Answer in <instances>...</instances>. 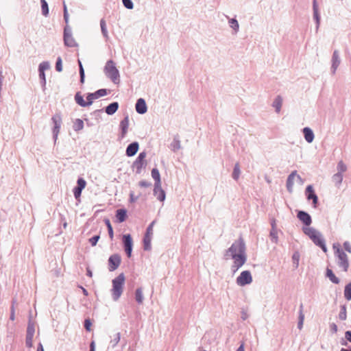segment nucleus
Segmentation results:
<instances>
[{"instance_id":"9","label":"nucleus","mask_w":351,"mask_h":351,"mask_svg":"<svg viewBox=\"0 0 351 351\" xmlns=\"http://www.w3.org/2000/svg\"><path fill=\"white\" fill-rule=\"evenodd\" d=\"M51 120L54 124L53 128L52 130V132H53V138L54 139V141L56 142L58 138V134L60 132V129L61 123H62V119H61L60 115L55 114L52 117Z\"/></svg>"},{"instance_id":"32","label":"nucleus","mask_w":351,"mask_h":351,"mask_svg":"<svg viewBox=\"0 0 351 351\" xmlns=\"http://www.w3.org/2000/svg\"><path fill=\"white\" fill-rule=\"evenodd\" d=\"M241 175V170H240V166L239 162H237L234 165L233 171L232 173V177L234 180H238Z\"/></svg>"},{"instance_id":"50","label":"nucleus","mask_w":351,"mask_h":351,"mask_svg":"<svg viewBox=\"0 0 351 351\" xmlns=\"http://www.w3.org/2000/svg\"><path fill=\"white\" fill-rule=\"evenodd\" d=\"M86 182L82 178H79L77 180L76 187L83 190L86 187Z\"/></svg>"},{"instance_id":"45","label":"nucleus","mask_w":351,"mask_h":351,"mask_svg":"<svg viewBox=\"0 0 351 351\" xmlns=\"http://www.w3.org/2000/svg\"><path fill=\"white\" fill-rule=\"evenodd\" d=\"M121 339V334L120 332H117L114 337L113 339L110 341V344L112 345V348H114L118 343L119 342Z\"/></svg>"},{"instance_id":"36","label":"nucleus","mask_w":351,"mask_h":351,"mask_svg":"<svg viewBox=\"0 0 351 351\" xmlns=\"http://www.w3.org/2000/svg\"><path fill=\"white\" fill-rule=\"evenodd\" d=\"M100 27H101V31L102 33V35L104 38L106 39L108 38V33L106 27V23L104 19H101L100 21Z\"/></svg>"},{"instance_id":"62","label":"nucleus","mask_w":351,"mask_h":351,"mask_svg":"<svg viewBox=\"0 0 351 351\" xmlns=\"http://www.w3.org/2000/svg\"><path fill=\"white\" fill-rule=\"evenodd\" d=\"M140 195L135 196L133 191L130 193V202H135L137 201Z\"/></svg>"},{"instance_id":"55","label":"nucleus","mask_w":351,"mask_h":351,"mask_svg":"<svg viewBox=\"0 0 351 351\" xmlns=\"http://www.w3.org/2000/svg\"><path fill=\"white\" fill-rule=\"evenodd\" d=\"M92 322L90 319H86L84 320V326L86 331L90 332L91 330Z\"/></svg>"},{"instance_id":"33","label":"nucleus","mask_w":351,"mask_h":351,"mask_svg":"<svg viewBox=\"0 0 351 351\" xmlns=\"http://www.w3.org/2000/svg\"><path fill=\"white\" fill-rule=\"evenodd\" d=\"M34 332H35L34 324L32 322L31 317H29V321H28L26 335L34 336Z\"/></svg>"},{"instance_id":"5","label":"nucleus","mask_w":351,"mask_h":351,"mask_svg":"<svg viewBox=\"0 0 351 351\" xmlns=\"http://www.w3.org/2000/svg\"><path fill=\"white\" fill-rule=\"evenodd\" d=\"M64 45L69 47H73L77 46V43L72 36L71 28L69 25H66L64 28Z\"/></svg>"},{"instance_id":"60","label":"nucleus","mask_w":351,"mask_h":351,"mask_svg":"<svg viewBox=\"0 0 351 351\" xmlns=\"http://www.w3.org/2000/svg\"><path fill=\"white\" fill-rule=\"evenodd\" d=\"M330 330L332 333H337L338 331L337 326L335 323H330L329 325Z\"/></svg>"},{"instance_id":"22","label":"nucleus","mask_w":351,"mask_h":351,"mask_svg":"<svg viewBox=\"0 0 351 351\" xmlns=\"http://www.w3.org/2000/svg\"><path fill=\"white\" fill-rule=\"evenodd\" d=\"M75 101L81 107H86L90 106V101L87 99L85 101L80 92H77L75 95Z\"/></svg>"},{"instance_id":"37","label":"nucleus","mask_w":351,"mask_h":351,"mask_svg":"<svg viewBox=\"0 0 351 351\" xmlns=\"http://www.w3.org/2000/svg\"><path fill=\"white\" fill-rule=\"evenodd\" d=\"M42 14L45 16L49 15V6L46 0H40Z\"/></svg>"},{"instance_id":"17","label":"nucleus","mask_w":351,"mask_h":351,"mask_svg":"<svg viewBox=\"0 0 351 351\" xmlns=\"http://www.w3.org/2000/svg\"><path fill=\"white\" fill-rule=\"evenodd\" d=\"M295 177H297L298 179H299L300 180H302L301 177L297 174V171H293V172H291L288 176V178L287 179L286 186H287V191L290 193H291L293 191V184H294V178Z\"/></svg>"},{"instance_id":"38","label":"nucleus","mask_w":351,"mask_h":351,"mask_svg":"<svg viewBox=\"0 0 351 351\" xmlns=\"http://www.w3.org/2000/svg\"><path fill=\"white\" fill-rule=\"evenodd\" d=\"M313 19L316 23V31L319 29L320 25V15L319 12V9L313 10Z\"/></svg>"},{"instance_id":"41","label":"nucleus","mask_w":351,"mask_h":351,"mask_svg":"<svg viewBox=\"0 0 351 351\" xmlns=\"http://www.w3.org/2000/svg\"><path fill=\"white\" fill-rule=\"evenodd\" d=\"M78 65H79V73H80V82L83 84L84 82L85 79V73L84 69L82 66V62L78 60Z\"/></svg>"},{"instance_id":"6","label":"nucleus","mask_w":351,"mask_h":351,"mask_svg":"<svg viewBox=\"0 0 351 351\" xmlns=\"http://www.w3.org/2000/svg\"><path fill=\"white\" fill-rule=\"evenodd\" d=\"M122 241L125 254L128 258H130L132 256L133 247V241L132 236L130 234H123L122 237Z\"/></svg>"},{"instance_id":"23","label":"nucleus","mask_w":351,"mask_h":351,"mask_svg":"<svg viewBox=\"0 0 351 351\" xmlns=\"http://www.w3.org/2000/svg\"><path fill=\"white\" fill-rule=\"evenodd\" d=\"M119 106L117 101L112 102L105 108V112L108 115H112L117 111Z\"/></svg>"},{"instance_id":"15","label":"nucleus","mask_w":351,"mask_h":351,"mask_svg":"<svg viewBox=\"0 0 351 351\" xmlns=\"http://www.w3.org/2000/svg\"><path fill=\"white\" fill-rule=\"evenodd\" d=\"M129 126V116L125 114V117L121 121L119 127L121 129L120 138H123L128 133Z\"/></svg>"},{"instance_id":"31","label":"nucleus","mask_w":351,"mask_h":351,"mask_svg":"<svg viewBox=\"0 0 351 351\" xmlns=\"http://www.w3.org/2000/svg\"><path fill=\"white\" fill-rule=\"evenodd\" d=\"M170 147L171 150L174 152H176V151L181 148L180 141L179 140L178 137H174L173 142L170 145Z\"/></svg>"},{"instance_id":"57","label":"nucleus","mask_w":351,"mask_h":351,"mask_svg":"<svg viewBox=\"0 0 351 351\" xmlns=\"http://www.w3.org/2000/svg\"><path fill=\"white\" fill-rule=\"evenodd\" d=\"M82 191V189H78L76 186L74 187V189L73 190V195H74L75 199H77V198H79L81 196Z\"/></svg>"},{"instance_id":"11","label":"nucleus","mask_w":351,"mask_h":351,"mask_svg":"<svg viewBox=\"0 0 351 351\" xmlns=\"http://www.w3.org/2000/svg\"><path fill=\"white\" fill-rule=\"evenodd\" d=\"M305 195L308 200H312L313 207L317 208L318 204V197L315 193L312 185H308L306 186L305 189Z\"/></svg>"},{"instance_id":"44","label":"nucleus","mask_w":351,"mask_h":351,"mask_svg":"<svg viewBox=\"0 0 351 351\" xmlns=\"http://www.w3.org/2000/svg\"><path fill=\"white\" fill-rule=\"evenodd\" d=\"M269 235L271 237V241L274 243H277L278 241L277 228L276 229H271Z\"/></svg>"},{"instance_id":"49","label":"nucleus","mask_w":351,"mask_h":351,"mask_svg":"<svg viewBox=\"0 0 351 351\" xmlns=\"http://www.w3.org/2000/svg\"><path fill=\"white\" fill-rule=\"evenodd\" d=\"M300 254L298 252H295L292 256L293 262L295 268L299 265Z\"/></svg>"},{"instance_id":"18","label":"nucleus","mask_w":351,"mask_h":351,"mask_svg":"<svg viewBox=\"0 0 351 351\" xmlns=\"http://www.w3.org/2000/svg\"><path fill=\"white\" fill-rule=\"evenodd\" d=\"M139 149V144L138 142L134 141L129 144L125 150V154L128 157L134 156Z\"/></svg>"},{"instance_id":"63","label":"nucleus","mask_w":351,"mask_h":351,"mask_svg":"<svg viewBox=\"0 0 351 351\" xmlns=\"http://www.w3.org/2000/svg\"><path fill=\"white\" fill-rule=\"evenodd\" d=\"M146 156H147V153L144 151V152H141L136 158L139 159V160L145 161V158Z\"/></svg>"},{"instance_id":"24","label":"nucleus","mask_w":351,"mask_h":351,"mask_svg":"<svg viewBox=\"0 0 351 351\" xmlns=\"http://www.w3.org/2000/svg\"><path fill=\"white\" fill-rule=\"evenodd\" d=\"M116 218L119 223L125 221L127 219V210L124 208L117 209L116 210Z\"/></svg>"},{"instance_id":"2","label":"nucleus","mask_w":351,"mask_h":351,"mask_svg":"<svg viewBox=\"0 0 351 351\" xmlns=\"http://www.w3.org/2000/svg\"><path fill=\"white\" fill-rule=\"evenodd\" d=\"M125 277L123 273H121L112 280V288L110 290L112 298L117 301L121 296L123 291Z\"/></svg>"},{"instance_id":"39","label":"nucleus","mask_w":351,"mask_h":351,"mask_svg":"<svg viewBox=\"0 0 351 351\" xmlns=\"http://www.w3.org/2000/svg\"><path fill=\"white\" fill-rule=\"evenodd\" d=\"M344 297L347 300H351V282L345 286Z\"/></svg>"},{"instance_id":"14","label":"nucleus","mask_w":351,"mask_h":351,"mask_svg":"<svg viewBox=\"0 0 351 351\" xmlns=\"http://www.w3.org/2000/svg\"><path fill=\"white\" fill-rule=\"evenodd\" d=\"M311 241L313 242V243L319 247L323 252H327V247L326 245L325 239H324L322 234L319 232L317 235L316 234L315 236V238H312Z\"/></svg>"},{"instance_id":"10","label":"nucleus","mask_w":351,"mask_h":351,"mask_svg":"<svg viewBox=\"0 0 351 351\" xmlns=\"http://www.w3.org/2000/svg\"><path fill=\"white\" fill-rule=\"evenodd\" d=\"M341 62L339 52L338 50H335L333 51L332 58H331V67H330V72L332 75H335L336 73V71L340 65Z\"/></svg>"},{"instance_id":"61","label":"nucleus","mask_w":351,"mask_h":351,"mask_svg":"<svg viewBox=\"0 0 351 351\" xmlns=\"http://www.w3.org/2000/svg\"><path fill=\"white\" fill-rule=\"evenodd\" d=\"M343 248L344 250L349 252V253H351V245L350 243V242L348 241H345L343 244Z\"/></svg>"},{"instance_id":"20","label":"nucleus","mask_w":351,"mask_h":351,"mask_svg":"<svg viewBox=\"0 0 351 351\" xmlns=\"http://www.w3.org/2000/svg\"><path fill=\"white\" fill-rule=\"evenodd\" d=\"M147 165L146 161L139 160L136 158L132 163V168L135 169L136 173L140 174L143 168H145Z\"/></svg>"},{"instance_id":"29","label":"nucleus","mask_w":351,"mask_h":351,"mask_svg":"<svg viewBox=\"0 0 351 351\" xmlns=\"http://www.w3.org/2000/svg\"><path fill=\"white\" fill-rule=\"evenodd\" d=\"M152 236L145 234L143 237V250L145 251H149L152 249L151 246Z\"/></svg>"},{"instance_id":"47","label":"nucleus","mask_w":351,"mask_h":351,"mask_svg":"<svg viewBox=\"0 0 351 351\" xmlns=\"http://www.w3.org/2000/svg\"><path fill=\"white\" fill-rule=\"evenodd\" d=\"M337 172H341L343 174V172L346 171L347 167L342 160H340L337 164Z\"/></svg>"},{"instance_id":"26","label":"nucleus","mask_w":351,"mask_h":351,"mask_svg":"<svg viewBox=\"0 0 351 351\" xmlns=\"http://www.w3.org/2000/svg\"><path fill=\"white\" fill-rule=\"evenodd\" d=\"M282 105V97L280 95H278L272 103V106L275 108V111L279 113L281 110Z\"/></svg>"},{"instance_id":"43","label":"nucleus","mask_w":351,"mask_h":351,"mask_svg":"<svg viewBox=\"0 0 351 351\" xmlns=\"http://www.w3.org/2000/svg\"><path fill=\"white\" fill-rule=\"evenodd\" d=\"M105 221V223L107 226V228H108V234H109V237L111 239H113V237H114V232H113V228H112V226L110 223V221L109 219H106L104 220Z\"/></svg>"},{"instance_id":"27","label":"nucleus","mask_w":351,"mask_h":351,"mask_svg":"<svg viewBox=\"0 0 351 351\" xmlns=\"http://www.w3.org/2000/svg\"><path fill=\"white\" fill-rule=\"evenodd\" d=\"M326 276L329 278V280L334 284H339L340 282V280L339 278H337L335 274L333 273L332 270L327 268L326 271Z\"/></svg>"},{"instance_id":"52","label":"nucleus","mask_w":351,"mask_h":351,"mask_svg":"<svg viewBox=\"0 0 351 351\" xmlns=\"http://www.w3.org/2000/svg\"><path fill=\"white\" fill-rule=\"evenodd\" d=\"M63 16H64V20L66 24L68 25L69 14H68L67 7H66L64 1L63 2Z\"/></svg>"},{"instance_id":"56","label":"nucleus","mask_w":351,"mask_h":351,"mask_svg":"<svg viewBox=\"0 0 351 351\" xmlns=\"http://www.w3.org/2000/svg\"><path fill=\"white\" fill-rule=\"evenodd\" d=\"M33 337L34 336L26 335L25 344L27 348H32L33 346Z\"/></svg>"},{"instance_id":"4","label":"nucleus","mask_w":351,"mask_h":351,"mask_svg":"<svg viewBox=\"0 0 351 351\" xmlns=\"http://www.w3.org/2000/svg\"><path fill=\"white\" fill-rule=\"evenodd\" d=\"M333 249L335 250V254L337 257L338 266L341 268L343 271L346 272L350 265L348 255L340 248L339 244H334Z\"/></svg>"},{"instance_id":"34","label":"nucleus","mask_w":351,"mask_h":351,"mask_svg":"<svg viewBox=\"0 0 351 351\" xmlns=\"http://www.w3.org/2000/svg\"><path fill=\"white\" fill-rule=\"evenodd\" d=\"M332 178L335 185L337 186H339L342 182L343 174H341V172H337V173L333 175Z\"/></svg>"},{"instance_id":"16","label":"nucleus","mask_w":351,"mask_h":351,"mask_svg":"<svg viewBox=\"0 0 351 351\" xmlns=\"http://www.w3.org/2000/svg\"><path fill=\"white\" fill-rule=\"evenodd\" d=\"M135 109L137 113L140 114H144L147 111V106L146 101L143 98H139L137 99L135 104Z\"/></svg>"},{"instance_id":"42","label":"nucleus","mask_w":351,"mask_h":351,"mask_svg":"<svg viewBox=\"0 0 351 351\" xmlns=\"http://www.w3.org/2000/svg\"><path fill=\"white\" fill-rule=\"evenodd\" d=\"M339 318L341 320H346L347 318L346 306L345 304L341 306Z\"/></svg>"},{"instance_id":"59","label":"nucleus","mask_w":351,"mask_h":351,"mask_svg":"<svg viewBox=\"0 0 351 351\" xmlns=\"http://www.w3.org/2000/svg\"><path fill=\"white\" fill-rule=\"evenodd\" d=\"M138 185L141 187L147 188L152 186V183L146 180H141L138 182Z\"/></svg>"},{"instance_id":"3","label":"nucleus","mask_w":351,"mask_h":351,"mask_svg":"<svg viewBox=\"0 0 351 351\" xmlns=\"http://www.w3.org/2000/svg\"><path fill=\"white\" fill-rule=\"evenodd\" d=\"M104 71L106 77L114 84H119L120 82L119 71L115 66L113 60H109L106 62L104 69Z\"/></svg>"},{"instance_id":"54","label":"nucleus","mask_w":351,"mask_h":351,"mask_svg":"<svg viewBox=\"0 0 351 351\" xmlns=\"http://www.w3.org/2000/svg\"><path fill=\"white\" fill-rule=\"evenodd\" d=\"M123 5L128 10H132L134 8V3L132 0H122Z\"/></svg>"},{"instance_id":"21","label":"nucleus","mask_w":351,"mask_h":351,"mask_svg":"<svg viewBox=\"0 0 351 351\" xmlns=\"http://www.w3.org/2000/svg\"><path fill=\"white\" fill-rule=\"evenodd\" d=\"M302 132L306 141L308 143H312L315 138L313 130L308 127H305L303 128Z\"/></svg>"},{"instance_id":"48","label":"nucleus","mask_w":351,"mask_h":351,"mask_svg":"<svg viewBox=\"0 0 351 351\" xmlns=\"http://www.w3.org/2000/svg\"><path fill=\"white\" fill-rule=\"evenodd\" d=\"M38 72H39V78H40V84H41L42 87L43 88V89H45V86H46L45 73L43 71H38Z\"/></svg>"},{"instance_id":"7","label":"nucleus","mask_w":351,"mask_h":351,"mask_svg":"<svg viewBox=\"0 0 351 351\" xmlns=\"http://www.w3.org/2000/svg\"><path fill=\"white\" fill-rule=\"evenodd\" d=\"M237 284L239 286H245L252 282V277L250 271H243L237 278Z\"/></svg>"},{"instance_id":"51","label":"nucleus","mask_w":351,"mask_h":351,"mask_svg":"<svg viewBox=\"0 0 351 351\" xmlns=\"http://www.w3.org/2000/svg\"><path fill=\"white\" fill-rule=\"evenodd\" d=\"M100 239V235L99 234H97V235H95L93 237H92L91 238H90L88 239V242L90 243V244L91 245V246H95L99 241V239Z\"/></svg>"},{"instance_id":"35","label":"nucleus","mask_w":351,"mask_h":351,"mask_svg":"<svg viewBox=\"0 0 351 351\" xmlns=\"http://www.w3.org/2000/svg\"><path fill=\"white\" fill-rule=\"evenodd\" d=\"M83 128H84L83 121L80 119H75V121L73 123V130L75 132H77V131L82 130Z\"/></svg>"},{"instance_id":"25","label":"nucleus","mask_w":351,"mask_h":351,"mask_svg":"<svg viewBox=\"0 0 351 351\" xmlns=\"http://www.w3.org/2000/svg\"><path fill=\"white\" fill-rule=\"evenodd\" d=\"M303 232L307 235L311 239L312 238H315V236L319 232L318 230H315L314 228L312 227H303L302 228Z\"/></svg>"},{"instance_id":"13","label":"nucleus","mask_w":351,"mask_h":351,"mask_svg":"<svg viewBox=\"0 0 351 351\" xmlns=\"http://www.w3.org/2000/svg\"><path fill=\"white\" fill-rule=\"evenodd\" d=\"M297 217L305 226H309L312 223L311 215L306 211L299 210L297 213Z\"/></svg>"},{"instance_id":"30","label":"nucleus","mask_w":351,"mask_h":351,"mask_svg":"<svg viewBox=\"0 0 351 351\" xmlns=\"http://www.w3.org/2000/svg\"><path fill=\"white\" fill-rule=\"evenodd\" d=\"M143 289L141 287H138L135 291V300L138 304H141L143 303Z\"/></svg>"},{"instance_id":"28","label":"nucleus","mask_w":351,"mask_h":351,"mask_svg":"<svg viewBox=\"0 0 351 351\" xmlns=\"http://www.w3.org/2000/svg\"><path fill=\"white\" fill-rule=\"evenodd\" d=\"M151 174H152V177L153 178V179L155 181L154 184H156V187H157L158 184H161L160 175L158 169L157 168L152 169Z\"/></svg>"},{"instance_id":"12","label":"nucleus","mask_w":351,"mask_h":351,"mask_svg":"<svg viewBox=\"0 0 351 351\" xmlns=\"http://www.w3.org/2000/svg\"><path fill=\"white\" fill-rule=\"evenodd\" d=\"M108 94V90L106 88H101L96 90L94 93H90L87 94L86 99L90 101L92 105L93 100L99 99L101 97H104Z\"/></svg>"},{"instance_id":"46","label":"nucleus","mask_w":351,"mask_h":351,"mask_svg":"<svg viewBox=\"0 0 351 351\" xmlns=\"http://www.w3.org/2000/svg\"><path fill=\"white\" fill-rule=\"evenodd\" d=\"M50 68V64L48 61H44L40 63L38 66V71H45L48 70Z\"/></svg>"},{"instance_id":"1","label":"nucleus","mask_w":351,"mask_h":351,"mask_svg":"<svg viewBox=\"0 0 351 351\" xmlns=\"http://www.w3.org/2000/svg\"><path fill=\"white\" fill-rule=\"evenodd\" d=\"M226 256H230L234 260L232 269L234 272L241 267L247 261L246 247L244 240L240 237L233 242L226 251Z\"/></svg>"},{"instance_id":"64","label":"nucleus","mask_w":351,"mask_h":351,"mask_svg":"<svg viewBox=\"0 0 351 351\" xmlns=\"http://www.w3.org/2000/svg\"><path fill=\"white\" fill-rule=\"evenodd\" d=\"M345 339L349 341L350 343H351V331L350 330H347L345 332Z\"/></svg>"},{"instance_id":"58","label":"nucleus","mask_w":351,"mask_h":351,"mask_svg":"<svg viewBox=\"0 0 351 351\" xmlns=\"http://www.w3.org/2000/svg\"><path fill=\"white\" fill-rule=\"evenodd\" d=\"M304 315L298 316V328L301 330L303 327Z\"/></svg>"},{"instance_id":"19","label":"nucleus","mask_w":351,"mask_h":351,"mask_svg":"<svg viewBox=\"0 0 351 351\" xmlns=\"http://www.w3.org/2000/svg\"><path fill=\"white\" fill-rule=\"evenodd\" d=\"M154 195L156 197L157 199L160 202H164L166 197V193L161 187V184H158L156 187V184H154Z\"/></svg>"},{"instance_id":"8","label":"nucleus","mask_w":351,"mask_h":351,"mask_svg":"<svg viewBox=\"0 0 351 351\" xmlns=\"http://www.w3.org/2000/svg\"><path fill=\"white\" fill-rule=\"evenodd\" d=\"M121 262V256L118 254L111 255L108 258V269L110 271L116 270Z\"/></svg>"},{"instance_id":"53","label":"nucleus","mask_w":351,"mask_h":351,"mask_svg":"<svg viewBox=\"0 0 351 351\" xmlns=\"http://www.w3.org/2000/svg\"><path fill=\"white\" fill-rule=\"evenodd\" d=\"M56 70L58 72H61L62 71V61L61 57H58L56 62Z\"/></svg>"},{"instance_id":"40","label":"nucleus","mask_w":351,"mask_h":351,"mask_svg":"<svg viewBox=\"0 0 351 351\" xmlns=\"http://www.w3.org/2000/svg\"><path fill=\"white\" fill-rule=\"evenodd\" d=\"M230 27L234 30L235 32H237L239 29V25L236 19H230L228 21Z\"/></svg>"}]
</instances>
